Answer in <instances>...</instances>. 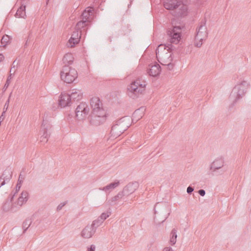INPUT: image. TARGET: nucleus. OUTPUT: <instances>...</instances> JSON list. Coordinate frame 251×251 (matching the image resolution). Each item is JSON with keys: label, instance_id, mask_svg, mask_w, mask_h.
<instances>
[{"label": "nucleus", "instance_id": "obj_45", "mask_svg": "<svg viewBox=\"0 0 251 251\" xmlns=\"http://www.w3.org/2000/svg\"><path fill=\"white\" fill-rule=\"evenodd\" d=\"M226 171V170H221L219 172V174L220 175H222Z\"/></svg>", "mask_w": 251, "mask_h": 251}, {"label": "nucleus", "instance_id": "obj_10", "mask_svg": "<svg viewBox=\"0 0 251 251\" xmlns=\"http://www.w3.org/2000/svg\"><path fill=\"white\" fill-rule=\"evenodd\" d=\"M169 40L171 43L177 44L181 37V28L180 26H174L168 31Z\"/></svg>", "mask_w": 251, "mask_h": 251}, {"label": "nucleus", "instance_id": "obj_28", "mask_svg": "<svg viewBox=\"0 0 251 251\" xmlns=\"http://www.w3.org/2000/svg\"><path fill=\"white\" fill-rule=\"evenodd\" d=\"M28 194L27 192L23 191L21 196L19 197L17 201V205L21 206L24 203L26 202L28 200Z\"/></svg>", "mask_w": 251, "mask_h": 251}, {"label": "nucleus", "instance_id": "obj_13", "mask_svg": "<svg viewBox=\"0 0 251 251\" xmlns=\"http://www.w3.org/2000/svg\"><path fill=\"white\" fill-rule=\"evenodd\" d=\"M127 126H125L124 124L119 121L116 124L114 125L111 130V134L113 137L116 138L121 135L126 129Z\"/></svg>", "mask_w": 251, "mask_h": 251}, {"label": "nucleus", "instance_id": "obj_33", "mask_svg": "<svg viewBox=\"0 0 251 251\" xmlns=\"http://www.w3.org/2000/svg\"><path fill=\"white\" fill-rule=\"evenodd\" d=\"M111 215V212H107L106 213H102L99 218L104 221L107 218H108Z\"/></svg>", "mask_w": 251, "mask_h": 251}, {"label": "nucleus", "instance_id": "obj_37", "mask_svg": "<svg viewBox=\"0 0 251 251\" xmlns=\"http://www.w3.org/2000/svg\"><path fill=\"white\" fill-rule=\"evenodd\" d=\"M21 187V184H19V182L17 183V185L16 186V191H15V193L14 194H12V193H11V194H12V195H15V193H17L20 189Z\"/></svg>", "mask_w": 251, "mask_h": 251}, {"label": "nucleus", "instance_id": "obj_27", "mask_svg": "<svg viewBox=\"0 0 251 251\" xmlns=\"http://www.w3.org/2000/svg\"><path fill=\"white\" fill-rule=\"evenodd\" d=\"M120 184L119 181L117 180L115 182L110 183V184L107 185L105 187L102 188H100V190L104 191L106 193H109L114 190L115 188L117 187Z\"/></svg>", "mask_w": 251, "mask_h": 251}, {"label": "nucleus", "instance_id": "obj_47", "mask_svg": "<svg viewBox=\"0 0 251 251\" xmlns=\"http://www.w3.org/2000/svg\"><path fill=\"white\" fill-rule=\"evenodd\" d=\"M21 176V175L20 176ZM20 176H19V179H18V182L17 183H19V184H21V185H22V181L20 179Z\"/></svg>", "mask_w": 251, "mask_h": 251}, {"label": "nucleus", "instance_id": "obj_18", "mask_svg": "<svg viewBox=\"0 0 251 251\" xmlns=\"http://www.w3.org/2000/svg\"><path fill=\"white\" fill-rule=\"evenodd\" d=\"M12 172L10 169H6L0 177V187L8 183L12 177Z\"/></svg>", "mask_w": 251, "mask_h": 251}, {"label": "nucleus", "instance_id": "obj_1", "mask_svg": "<svg viewBox=\"0 0 251 251\" xmlns=\"http://www.w3.org/2000/svg\"><path fill=\"white\" fill-rule=\"evenodd\" d=\"M92 108L90 122L91 125L99 126L103 123L106 119V112L103 105L98 97L92 98L90 101Z\"/></svg>", "mask_w": 251, "mask_h": 251}, {"label": "nucleus", "instance_id": "obj_17", "mask_svg": "<svg viewBox=\"0 0 251 251\" xmlns=\"http://www.w3.org/2000/svg\"><path fill=\"white\" fill-rule=\"evenodd\" d=\"M181 0H164V7L168 10H174L180 5Z\"/></svg>", "mask_w": 251, "mask_h": 251}, {"label": "nucleus", "instance_id": "obj_43", "mask_svg": "<svg viewBox=\"0 0 251 251\" xmlns=\"http://www.w3.org/2000/svg\"><path fill=\"white\" fill-rule=\"evenodd\" d=\"M4 56L2 54H0V62H1L2 60L4 59Z\"/></svg>", "mask_w": 251, "mask_h": 251}, {"label": "nucleus", "instance_id": "obj_14", "mask_svg": "<svg viewBox=\"0 0 251 251\" xmlns=\"http://www.w3.org/2000/svg\"><path fill=\"white\" fill-rule=\"evenodd\" d=\"M138 186L139 184L137 182H130L124 187L122 192L125 196L127 198L128 196L137 189Z\"/></svg>", "mask_w": 251, "mask_h": 251}, {"label": "nucleus", "instance_id": "obj_42", "mask_svg": "<svg viewBox=\"0 0 251 251\" xmlns=\"http://www.w3.org/2000/svg\"><path fill=\"white\" fill-rule=\"evenodd\" d=\"M9 84V77H8L7 79L6 83L5 84L4 87H6L7 88Z\"/></svg>", "mask_w": 251, "mask_h": 251}, {"label": "nucleus", "instance_id": "obj_7", "mask_svg": "<svg viewBox=\"0 0 251 251\" xmlns=\"http://www.w3.org/2000/svg\"><path fill=\"white\" fill-rule=\"evenodd\" d=\"M154 214H158L163 219L162 223H163L170 214V210L166 204L164 203H157L154 207Z\"/></svg>", "mask_w": 251, "mask_h": 251}, {"label": "nucleus", "instance_id": "obj_32", "mask_svg": "<svg viewBox=\"0 0 251 251\" xmlns=\"http://www.w3.org/2000/svg\"><path fill=\"white\" fill-rule=\"evenodd\" d=\"M103 223L102 220H100L99 218L97 219V220L94 221L91 225L93 228L95 229L96 230V229L98 227L100 226L101 224Z\"/></svg>", "mask_w": 251, "mask_h": 251}, {"label": "nucleus", "instance_id": "obj_38", "mask_svg": "<svg viewBox=\"0 0 251 251\" xmlns=\"http://www.w3.org/2000/svg\"><path fill=\"white\" fill-rule=\"evenodd\" d=\"M198 193L201 196L203 197L205 194V191L203 189H200L198 191Z\"/></svg>", "mask_w": 251, "mask_h": 251}, {"label": "nucleus", "instance_id": "obj_26", "mask_svg": "<svg viewBox=\"0 0 251 251\" xmlns=\"http://www.w3.org/2000/svg\"><path fill=\"white\" fill-rule=\"evenodd\" d=\"M164 57L162 56V57L163 58H167V60L164 61V62L166 64H163L162 63V64L163 65H166L167 66V68L169 70H172L174 68V64L171 62L173 60V58L172 57V54L171 52H165L164 54Z\"/></svg>", "mask_w": 251, "mask_h": 251}, {"label": "nucleus", "instance_id": "obj_30", "mask_svg": "<svg viewBox=\"0 0 251 251\" xmlns=\"http://www.w3.org/2000/svg\"><path fill=\"white\" fill-rule=\"evenodd\" d=\"M176 232L177 230L175 228H174L171 232V237L169 240V243L172 246L174 245L176 243V238L177 237Z\"/></svg>", "mask_w": 251, "mask_h": 251}, {"label": "nucleus", "instance_id": "obj_41", "mask_svg": "<svg viewBox=\"0 0 251 251\" xmlns=\"http://www.w3.org/2000/svg\"><path fill=\"white\" fill-rule=\"evenodd\" d=\"M9 100H8L6 102H5V104L4 105V109L5 108V111H6L7 109V107H8V104H9Z\"/></svg>", "mask_w": 251, "mask_h": 251}, {"label": "nucleus", "instance_id": "obj_29", "mask_svg": "<svg viewBox=\"0 0 251 251\" xmlns=\"http://www.w3.org/2000/svg\"><path fill=\"white\" fill-rule=\"evenodd\" d=\"M73 54L71 53H68L64 55L63 58V61L64 64H65V65H71L73 62Z\"/></svg>", "mask_w": 251, "mask_h": 251}, {"label": "nucleus", "instance_id": "obj_22", "mask_svg": "<svg viewBox=\"0 0 251 251\" xmlns=\"http://www.w3.org/2000/svg\"><path fill=\"white\" fill-rule=\"evenodd\" d=\"M72 91L71 93L69 94L73 103L78 101L82 99L83 94L80 90L74 89Z\"/></svg>", "mask_w": 251, "mask_h": 251}, {"label": "nucleus", "instance_id": "obj_4", "mask_svg": "<svg viewBox=\"0 0 251 251\" xmlns=\"http://www.w3.org/2000/svg\"><path fill=\"white\" fill-rule=\"evenodd\" d=\"M77 77V72L75 69L69 65H65L60 73L61 79L67 83L73 82Z\"/></svg>", "mask_w": 251, "mask_h": 251}, {"label": "nucleus", "instance_id": "obj_35", "mask_svg": "<svg viewBox=\"0 0 251 251\" xmlns=\"http://www.w3.org/2000/svg\"><path fill=\"white\" fill-rule=\"evenodd\" d=\"M67 203V201H65V202H61L58 205V206L57 207V208H56V210L57 211H60V210H61V209L62 208V207L65 206L66 203Z\"/></svg>", "mask_w": 251, "mask_h": 251}, {"label": "nucleus", "instance_id": "obj_21", "mask_svg": "<svg viewBox=\"0 0 251 251\" xmlns=\"http://www.w3.org/2000/svg\"><path fill=\"white\" fill-rule=\"evenodd\" d=\"M96 230L91 225L87 226L81 231V235L84 238H90L95 234Z\"/></svg>", "mask_w": 251, "mask_h": 251}, {"label": "nucleus", "instance_id": "obj_12", "mask_svg": "<svg viewBox=\"0 0 251 251\" xmlns=\"http://www.w3.org/2000/svg\"><path fill=\"white\" fill-rule=\"evenodd\" d=\"M51 126L47 120L43 119L41 126L40 134L41 135L40 141L44 143H47L48 137L50 133Z\"/></svg>", "mask_w": 251, "mask_h": 251}, {"label": "nucleus", "instance_id": "obj_40", "mask_svg": "<svg viewBox=\"0 0 251 251\" xmlns=\"http://www.w3.org/2000/svg\"><path fill=\"white\" fill-rule=\"evenodd\" d=\"M162 251H174L171 247H167L164 248Z\"/></svg>", "mask_w": 251, "mask_h": 251}, {"label": "nucleus", "instance_id": "obj_25", "mask_svg": "<svg viewBox=\"0 0 251 251\" xmlns=\"http://www.w3.org/2000/svg\"><path fill=\"white\" fill-rule=\"evenodd\" d=\"M145 108L144 107H140V108L136 110L132 114V122L136 123L138 120L142 118L144 115V111Z\"/></svg>", "mask_w": 251, "mask_h": 251}, {"label": "nucleus", "instance_id": "obj_44", "mask_svg": "<svg viewBox=\"0 0 251 251\" xmlns=\"http://www.w3.org/2000/svg\"><path fill=\"white\" fill-rule=\"evenodd\" d=\"M16 64V60H15V61L13 62V64H12V68H14L15 67V66H17V65H18V63H16V64Z\"/></svg>", "mask_w": 251, "mask_h": 251}, {"label": "nucleus", "instance_id": "obj_34", "mask_svg": "<svg viewBox=\"0 0 251 251\" xmlns=\"http://www.w3.org/2000/svg\"><path fill=\"white\" fill-rule=\"evenodd\" d=\"M8 36H3L0 41L1 45L3 47H5L6 45L7 42Z\"/></svg>", "mask_w": 251, "mask_h": 251}, {"label": "nucleus", "instance_id": "obj_50", "mask_svg": "<svg viewBox=\"0 0 251 251\" xmlns=\"http://www.w3.org/2000/svg\"><path fill=\"white\" fill-rule=\"evenodd\" d=\"M132 1V0H130V2Z\"/></svg>", "mask_w": 251, "mask_h": 251}, {"label": "nucleus", "instance_id": "obj_31", "mask_svg": "<svg viewBox=\"0 0 251 251\" xmlns=\"http://www.w3.org/2000/svg\"><path fill=\"white\" fill-rule=\"evenodd\" d=\"M32 223V219L31 218H28L26 219L23 223V228L24 230V232H25V231L30 227Z\"/></svg>", "mask_w": 251, "mask_h": 251}, {"label": "nucleus", "instance_id": "obj_20", "mask_svg": "<svg viewBox=\"0 0 251 251\" xmlns=\"http://www.w3.org/2000/svg\"><path fill=\"white\" fill-rule=\"evenodd\" d=\"M14 197V195H12V194H10L7 201L3 205L2 209L3 211H11L12 212H15L16 211V208L14 207L13 204L12 203Z\"/></svg>", "mask_w": 251, "mask_h": 251}, {"label": "nucleus", "instance_id": "obj_8", "mask_svg": "<svg viewBox=\"0 0 251 251\" xmlns=\"http://www.w3.org/2000/svg\"><path fill=\"white\" fill-rule=\"evenodd\" d=\"M87 31V28L77 29L76 25L75 28V31L72 33L70 39L69 40V44L71 47H74L76 44H78L80 39L83 35L85 36Z\"/></svg>", "mask_w": 251, "mask_h": 251}, {"label": "nucleus", "instance_id": "obj_24", "mask_svg": "<svg viewBox=\"0 0 251 251\" xmlns=\"http://www.w3.org/2000/svg\"><path fill=\"white\" fill-rule=\"evenodd\" d=\"M160 72L161 67L156 63L153 65L150 66L148 72L151 76H156L160 74Z\"/></svg>", "mask_w": 251, "mask_h": 251}, {"label": "nucleus", "instance_id": "obj_6", "mask_svg": "<svg viewBox=\"0 0 251 251\" xmlns=\"http://www.w3.org/2000/svg\"><path fill=\"white\" fill-rule=\"evenodd\" d=\"M94 14V8L92 7L86 8L82 12L81 16L82 20L76 24V28H85L87 27L91 22L92 18Z\"/></svg>", "mask_w": 251, "mask_h": 251}, {"label": "nucleus", "instance_id": "obj_48", "mask_svg": "<svg viewBox=\"0 0 251 251\" xmlns=\"http://www.w3.org/2000/svg\"><path fill=\"white\" fill-rule=\"evenodd\" d=\"M12 74L11 73L10 75L8 77H9V81L10 80V79H11V75H12Z\"/></svg>", "mask_w": 251, "mask_h": 251}, {"label": "nucleus", "instance_id": "obj_15", "mask_svg": "<svg viewBox=\"0 0 251 251\" xmlns=\"http://www.w3.org/2000/svg\"><path fill=\"white\" fill-rule=\"evenodd\" d=\"M127 201V198L125 196L124 194L121 191L119 192L116 196L113 197L109 201V204L112 206L121 203L123 204L124 202L126 201Z\"/></svg>", "mask_w": 251, "mask_h": 251}, {"label": "nucleus", "instance_id": "obj_16", "mask_svg": "<svg viewBox=\"0 0 251 251\" xmlns=\"http://www.w3.org/2000/svg\"><path fill=\"white\" fill-rule=\"evenodd\" d=\"M59 105L61 107H64L67 106H70L73 104V102L70 99L69 94H61L58 100Z\"/></svg>", "mask_w": 251, "mask_h": 251}, {"label": "nucleus", "instance_id": "obj_3", "mask_svg": "<svg viewBox=\"0 0 251 251\" xmlns=\"http://www.w3.org/2000/svg\"><path fill=\"white\" fill-rule=\"evenodd\" d=\"M145 83L140 78L133 81L127 88L129 96L134 98L137 97L139 94H142L145 90L146 85Z\"/></svg>", "mask_w": 251, "mask_h": 251}, {"label": "nucleus", "instance_id": "obj_19", "mask_svg": "<svg viewBox=\"0 0 251 251\" xmlns=\"http://www.w3.org/2000/svg\"><path fill=\"white\" fill-rule=\"evenodd\" d=\"M224 166V160L222 158L216 159L211 164L209 169L212 172H216Z\"/></svg>", "mask_w": 251, "mask_h": 251}, {"label": "nucleus", "instance_id": "obj_9", "mask_svg": "<svg viewBox=\"0 0 251 251\" xmlns=\"http://www.w3.org/2000/svg\"><path fill=\"white\" fill-rule=\"evenodd\" d=\"M89 108L86 102H81L75 108V114L78 120L85 119L89 113Z\"/></svg>", "mask_w": 251, "mask_h": 251}, {"label": "nucleus", "instance_id": "obj_5", "mask_svg": "<svg viewBox=\"0 0 251 251\" xmlns=\"http://www.w3.org/2000/svg\"><path fill=\"white\" fill-rule=\"evenodd\" d=\"M207 29L206 26V21H201V25L197 29V34L195 36L194 45L200 48L202 44L203 40H205L207 36Z\"/></svg>", "mask_w": 251, "mask_h": 251}, {"label": "nucleus", "instance_id": "obj_11", "mask_svg": "<svg viewBox=\"0 0 251 251\" xmlns=\"http://www.w3.org/2000/svg\"><path fill=\"white\" fill-rule=\"evenodd\" d=\"M175 48L173 45L170 44H168L167 45L160 44L156 50L157 58H158V59L160 58L163 64H166L164 62V61H166L165 59H167V58H163L162 56H163L164 57L165 52L170 53ZM160 63L162 64L161 61H160Z\"/></svg>", "mask_w": 251, "mask_h": 251}, {"label": "nucleus", "instance_id": "obj_23", "mask_svg": "<svg viewBox=\"0 0 251 251\" xmlns=\"http://www.w3.org/2000/svg\"><path fill=\"white\" fill-rule=\"evenodd\" d=\"M27 0H22L21 6L18 9L15 14V17L16 18H24L25 16V7L27 2Z\"/></svg>", "mask_w": 251, "mask_h": 251}, {"label": "nucleus", "instance_id": "obj_49", "mask_svg": "<svg viewBox=\"0 0 251 251\" xmlns=\"http://www.w3.org/2000/svg\"><path fill=\"white\" fill-rule=\"evenodd\" d=\"M109 41H110V42H111V37L109 38Z\"/></svg>", "mask_w": 251, "mask_h": 251}, {"label": "nucleus", "instance_id": "obj_2", "mask_svg": "<svg viewBox=\"0 0 251 251\" xmlns=\"http://www.w3.org/2000/svg\"><path fill=\"white\" fill-rule=\"evenodd\" d=\"M249 87V83L242 80L238 82L232 89L229 96V99L234 104L239 100L242 99L245 95Z\"/></svg>", "mask_w": 251, "mask_h": 251}, {"label": "nucleus", "instance_id": "obj_39", "mask_svg": "<svg viewBox=\"0 0 251 251\" xmlns=\"http://www.w3.org/2000/svg\"><path fill=\"white\" fill-rule=\"evenodd\" d=\"M95 246L94 245H91L89 248H88V251H95Z\"/></svg>", "mask_w": 251, "mask_h": 251}, {"label": "nucleus", "instance_id": "obj_36", "mask_svg": "<svg viewBox=\"0 0 251 251\" xmlns=\"http://www.w3.org/2000/svg\"><path fill=\"white\" fill-rule=\"evenodd\" d=\"M194 189L193 187L189 186L187 188V192L188 194H190L194 191Z\"/></svg>", "mask_w": 251, "mask_h": 251}, {"label": "nucleus", "instance_id": "obj_46", "mask_svg": "<svg viewBox=\"0 0 251 251\" xmlns=\"http://www.w3.org/2000/svg\"><path fill=\"white\" fill-rule=\"evenodd\" d=\"M13 69H14V68H12V67H11V69H10V74L11 73V72H13V74L15 73V70H13Z\"/></svg>", "mask_w": 251, "mask_h": 251}]
</instances>
